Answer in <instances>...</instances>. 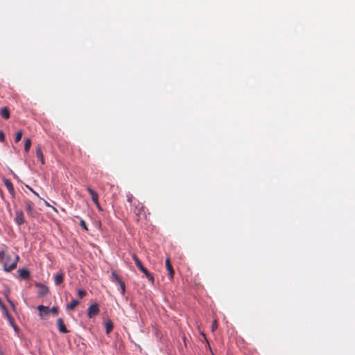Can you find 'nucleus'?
Here are the masks:
<instances>
[{
    "instance_id": "f257e3e1",
    "label": "nucleus",
    "mask_w": 355,
    "mask_h": 355,
    "mask_svg": "<svg viewBox=\"0 0 355 355\" xmlns=\"http://www.w3.org/2000/svg\"><path fill=\"white\" fill-rule=\"evenodd\" d=\"M5 254L6 250L0 251V262L3 264L4 271L7 272H11L17 268V263L19 260V257L16 255L10 265H8L7 261L4 260Z\"/></svg>"
},
{
    "instance_id": "f03ea898",
    "label": "nucleus",
    "mask_w": 355,
    "mask_h": 355,
    "mask_svg": "<svg viewBox=\"0 0 355 355\" xmlns=\"http://www.w3.org/2000/svg\"><path fill=\"white\" fill-rule=\"evenodd\" d=\"M130 210L136 215L137 221L146 216L145 207L139 200L134 201Z\"/></svg>"
},
{
    "instance_id": "7ed1b4c3",
    "label": "nucleus",
    "mask_w": 355,
    "mask_h": 355,
    "mask_svg": "<svg viewBox=\"0 0 355 355\" xmlns=\"http://www.w3.org/2000/svg\"><path fill=\"white\" fill-rule=\"evenodd\" d=\"M99 313V308L98 304H94L89 306L87 309V315L89 318H93Z\"/></svg>"
},
{
    "instance_id": "20e7f679",
    "label": "nucleus",
    "mask_w": 355,
    "mask_h": 355,
    "mask_svg": "<svg viewBox=\"0 0 355 355\" xmlns=\"http://www.w3.org/2000/svg\"><path fill=\"white\" fill-rule=\"evenodd\" d=\"M15 221L18 225H21L25 223L24 213L21 210L16 211V217L15 218Z\"/></svg>"
},
{
    "instance_id": "39448f33",
    "label": "nucleus",
    "mask_w": 355,
    "mask_h": 355,
    "mask_svg": "<svg viewBox=\"0 0 355 355\" xmlns=\"http://www.w3.org/2000/svg\"><path fill=\"white\" fill-rule=\"evenodd\" d=\"M3 183H4L5 186L6 187L7 189L8 190L9 193H10V195L14 197L15 195V191L14 186H13L12 183L11 182V181L8 179L4 178Z\"/></svg>"
},
{
    "instance_id": "423d86ee",
    "label": "nucleus",
    "mask_w": 355,
    "mask_h": 355,
    "mask_svg": "<svg viewBox=\"0 0 355 355\" xmlns=\"http://www.w3.org/2000/svg\"><path fill=\"white\" fill-rule=\"evenodd\" d=\"M87 191L91 196L92 200L94 202L96 205H98V193L93 190L90 187H87Z\"/></svg>"
},
{
    "instance_id": "0eeeda50",
    "label": "nucleus",
    "mask_w": 355,
    "mask_h": 355,
    "mask_svg": "<svg viewBox=\"0 0 355 355\" xmlns=\"http://www.w3.org/2000/svg\"><path fill=\"white\" fill-rule=\"evenodd\" d=\"M57 325H58V330L60 331V332L64 333V334L69 332V331L66 328L64 321L62 318H58L57 320Z\"/></svg>"
},
{
    "instance_id": "6e6552de",
    "label": "nucleus",
    "mask_w": 355,
    "mask_h": 355,
    "mask_svg": "<svg viewBox=\"0 0 355 355\" xmlns=\"http://www.w3.org/2000/svg\"><path fill=\"white\" fill-rule=\"evenodd\" d=\"M18 274L21 279H28L30 277V272L27 269H19Z\"/></svg>"
},
{
    "instance_id": "1a4fd4ad",
    "label": "nucleus",
    "mask_w": 355,
    "mask_h": 355,
    "mask_svg": "<svg viewBox=\"0 0 355 355\" xmlns=\"http://www.w3.org/2000/svg\"><path fill=\"white\" fill-rule=\"evenodd\" d=\"M37 310L40 312V317L43 318L44 316L46 315L49 313V309L48 306H45L43 305H40L37 306Z\"/></svg>"
},
{
    "instance_id": "9d476101",
    "label": "nucleus",
    "mask_w": 355,
    "mask_h": 355,
    "mask_svg": "<svg viewBox=\"0 0 355 355\" xmlns=\"http://www.w3.org/2000/svg\"><path fill=\"white\" fill-rule=\"evenodd\" d=\"M37 287H40V290L38 292L40 296H44L49 293V288L47 286L41 284H36Z\"/></svg>"
},
{
    "instance_id": "9b49d317",
    "label": "nucleus",
    "mask_w": 355,
    "mask_h": 355,
    "mask_svg": "<svg viewBox=\"0 0 355 355\" xmlns=\"http://www.w3.org/2000/svg\"><path fill=\"white\" fill-rule=\"evenodd\" d=\"M166 270L168 272V274L170 275V278L172 279L173 277V275H174V270H173V266H172V265L171 263V261H170L169 259H166Z\"/></svg>"
},
{
    "instance_id": "f8f14e48",
    "label": "nucleus",
    "mask_w": 355,
    "mask_h": 355,
    "mask_svg": "<svg viewBox=\"0 0 355 355\" xmlns=\"http://www.w3.org/2000/svg\"><path fill=\"white\" fill-rule=\"evenodd\" d=\"M36 156L40 159L41 164H44L45 162H44L43 153L42 150V148L40 146H37V148H36Z\"/></svg>"
},
{
    "instance_id": "ddd939ff",
    "label": "nucleus",
    "mask_w": 355,
    "mask_h": 355,
    "mask_svg": "<svg viewBox=\"0 0 355 355\" xmlns=\"http://www.w3.org/2000/svg\"><path fill=\"white\" fill-rule=\"evenodd\" d=\"M55 284L56 285H60L63 282L64 280V274L62 272L57 273L55 276Z\"/></svg>"
},
{
    "instance_id": "4468645a",
    "label": "nucleus",
    "mask_w": 355,
    "mask_h": 355,
    "mask_svg": "<svg viewBox=\"0 0 355 355\" xmlns=\"http://www.w3.org/2000/svg\"><path fill=\"white\" fill-rule=\"evenodd\" d=\"M1 115L5 119H8L10 118V110L7 107H3L1 110Z\"/></svg>"
},
{
    "instance_id": "2eb2a0df",
    "label": "nucleus",
    "mask_w": 355,
    "mask_h": 355,
    "mask_svg": "<svg viewBox=\"0 0 355 355\" xmlns=\"http://www.w3.org/2000/svg\"><path fill=\"white\" fill-rule=\"evenodd\" d=\"M79 302L76 300H72L71 302L67 305V309L69 310H73L78 305Z\"/></svg>"
},
{
    "instance_id": "dca6fc26",
    "label": "nucleus",
    "mask_w": 355,
    "mask_h": 355,
    "mask_svg": "<svg viewBox=\"0 0 355 355\" xmlns=\"http://www.w3.org/2000/svg\"><path fill=\"white\" fill-rule=\"evenodd\" d=\"M110 278L112 282L119 283L120 281H121V277L116 274V272L114 270L112 271Z\"/></svg>"
},
{
    "instance_id": "f3484780",
    "label": "nucleus",
    "mask_w": 355,
    "mask_h": 355,
    "mask_svg": "<svg viewBox=\"0 0 355 355\" xmlns=\"http://www.w3.org/2000/svg\"><path fill=\"white\" fill-rule=\"evenodd\" d=\"M113 324L112 322L109 320L105 322V329H106V334H109L113 329Z\"/></svg>"
},
{
    "instance_id": "a211bd4d",
    "label": "nucleus",
    "mask_w": 355,
    "mask_h": 355,
    "mask_svg": "<svg viewBox=\"0 0 355 355\" xmlns=\"http://www.w3.org/2000/svg\"><path fill=\"white\" fill-rule=\"evenodd\" d=\"M132 259L135 261V263L139 269L141 268L144 266L136 254H134L132 255Z\"/></svg>"
},
{
    "instance_id": "6ab92c4d",
    "label": "nucleus",
    "mask_w": 355,
    "mask_h": 355,
    "mask_svg": "<svg viewBox=\"0 0 355 355\" xmlns=\"http://www.w3.org/2000/svg\"><path fill=\"white\" fill-rule=\"evenodd\" d=\"M26 209L28 214H31L33 209V204L31 201L28 200L26 202Z\"/></svg>"
},
{
    "instance_id": "aec40b11",
    "label": "nucleus",
    "mask_w": 355,
    "mask_h": 355,
    "mask_svg": "<svg viewBox=\"0 0 355 355\" xmlns=\"http://www.w3.org/2000/svg\"><path fill=\"white\" fill-rule=\"evenodd\" d=\"M31 147V139H26L24 144V151L28 153Z\"/></svg>"
},
{
    "instance_id": "412c9836",
    "label": "nucleus",
    "mask_w": 355,
    "mask_h": 355,
    "mask_svg": "<svg viewBox=\"0 0 355 355\" xmlns=\"http://www.w3.org/2000/svg\"><path fill=\"white\" fill-rule=\"evenodd\" d=\"M126 198H127V201L130 204V207L132 206V205L133 204L135 200H137V199H135L134 198L132 194H131L130 193H127Z\"/></svg>"
},
{
    "instance_id": "4be33fe9",
    "label": "nucleus",
    "mask_w": 355,
    "mask_h": 355,
    "mask_svg": "<svg viewBox=\"0 0 355 355\" xmlns=\"http://www.w3.org/2000/svg\"><path fill=\"white\" fill-rule=\"evenodd\" d=\"M22 135H23V132L21 130L18 131L16 133L15 141L16 143H18L21 139Z\"/></svg>"
},
{
    "instance_id": "5701e85b",
    "label": "nucleus",
    "mask_w": 355,
    "mask_h": 355,
    "mask_svg": "<svg viewBox=\"0 0 355 355\" xmlns=\"http://www.w3.org/2000/svg\"><path fill=\"white\" fill-rule=\"evenodd\" d=\"M119 284L120 286V288L121 289V293L122 295H124L125 294V283L121 280L119 282Z\"/></svg>"
},
{
    "instance_id": "b1692460",
    "label": "nucleus",
    "mask_w": 355,
    "mask_h": 355,
    "mask_svg": "<svg viewBox=\"0 0 355 355\" xmlns=\"http://www.w3.org/2000/svg\"><path fill=\"white\" fill-rule=\"evenodd\" d=\"M86 294H87V293H86V291L85 290L79 289L78 291V295L81 299L83 298L84 297H85Z\"/></svg>"
},
{
    "instance_id": "393cba45",
    "label": "nucleus",
    "mask_w": 355,
    "mask_h": 355,
    "mask_svg": "<svg viewBox=\"0 0 355 355\" xmlns=\"http://www.w3.org/2000/svg\"><path fill=\"white\" fill-rule=\"evenodd\" d=\"M144 275H146V277H147V278H148V279H149L152 283H153V282H154V280H155L154 277H153V275L151 273H150V272H148V270H147V272H145V273H144Z\"/></svg>"
},
{
    "instance_id": "a878e982",
    "label": "nucleus",
    "mask_w": 355,
    "mask_h": 355,
    "mask_svg": "<svg viewBox=\"0 0 355 355\" xmlns=\"http://www.w3.org/2000/svg\"><path fill=\"white\" fill-rule=\"evenodd\" d=\"M6 319L9 321L10 324L14 327V329H16L17 327H16V325L15 324V321H14L13 318L10 315L8 318H6Z\"/></svg>"
},
{
    "instance_id": "bb28decb",
    "label": "nucleus",
    "mask_w": 355,
    "mask_h": 355,
    "mask_svg": "<svg viewBox=\"0 0 355 355\" xmlns=\"http://www.w3.org/2000/svg\"><path fill=\"white\" fill-rule=\"evenodd\" d=\"M80 227H81L83 230H86V231H87V230H88L87 227V225H86V223L85 222V220H80Z\"/></svg>"
},
{
    "instance_id": "cd10ccee",
    "label": "nucleus",
    "mask_w": 355,
    "mask_h": 355,
    "mask_svg": "<svg viewBox=\"0 0 355 355\" xmlns=\"http://www.w3.org/2000/svg\"><path fill=\"white\" fill-rule=\"evenodd\" d=\"M58 306H53L51 310H49V312L52 313L54 315L58 314Z\"/></svg>"
},
{
    "instance_id": "c85d7f7f",
    "label": "nucleus",
    "mask_w": 355,
    "mask_h": 355,
    "mask_svg": "<svg viewBox=\"0 0 355 355\" xmlns=\"http://www.w3.org/2000/svg\"><path fill=\"white\" fill-rule=\"evenodd\" d=\"M218 328V322L217 320L215 319L213 321L212 325H211V330L212 331H215Z\"/></svg>"
},
{
    "instance_id": "c756f323",
    "label": "nucleus",
    "mask_w": 355,
    "mask_h": 355,
    "mask_svg": "<svg viewBox=\"0 0 355 355\" xmlns=\"http://www.w3.org/2000/svg\"><path fill=\"white\" fill-rule=\"evenodd\" d=\"M4 260L7 261L8 265H10L9 263L11 261V257L8 254H5Z\"/></svg>"
},
{
    "instance_id": "7c9ffc66",
    "label": "nucleus",
    "mask_w": 355,
    "mask_h": 355,
    "mask_svg": "<svg viewBox=\"0 0 355 355\" xmlns=\"http://www.w3.org/2000/svg\"><path fill=\"white\" fill-rule=\"evenodd\" d=\"M3 315H5V317L6 318H8L9 316H10V314L8 313V310L6 308H5V309H3Z\"/></svg>"
},
{
    "instance_id": "2f4dec72",
    "label": "nucleus",
    "mask_w": 355,
    "mask_h": 355,
    "mask_svg": "<svg viewBox=\"0 0 355 355\" xmlns=\"http://www.w3.org/2000/svg\"><path fill=\"white\" fill-rule=\"evenodd\" d=\"M5 140V135L3 131L0 130V141L3 142Z\"/></svg>"
},
{
    "instance_id": "473e14b6",
    "label": "nucleus",
    "mask_w": 355,
    "mask_h": 355,
    "mask_svg": "<svg viewBox=\"0 0 355 355\" xmlns=\"http://www.w3.org/2000/svg\"><path fill=\"white\" fill-rule=\"evenodd\" d=\"M28 188V189L32 192L33 193L35 196H37V197H39V194L35 191L32 188L29 187H27Z\"/></svg>"
},
{
    "instance_id": "72a5a7b5",
    "label": "nucleus",
    "mask_w": 355,
    "mask_h": 355,
    "mask_svg": "<svg viewBox=\"0 0 355 355\" xmlns=\"http://www.w3.org/2000/svg\"><path fill=\"white\" fill-rule=\"evenodd\" d=\"M143 273L147 272V269L143 266L141 268L139 269Z\"/></svg>"
},
{
    "instance_id": "f704fd0d",
    "label": "nucleus",
    "mask_w": 355,
    "mask_h": 355,
    "mask_svg": "<svg viewBox=\"0 0 355 355\" xmlns=\"http://www.w3.org/2000/svg\"><path fill=\"white\" fill-rule=\"evenodd\" d=\"M97 207V208L99 209V210H101V207L100 205V203L98 202V205H96Z\"/></svg>"
},
{
    "instance_id": "c9c22d12",
    "label": "nucleus",
    "mask_w": 355,
    "mask_h": 355,
    "mask_svg": "<svg viewBox=\"0 0 355 355\" xmlns=\"http://www.w3.org/2000/svg\"><path fill=\"white\" fill-rule=\"evenodd\" d=\"M0 355H4L1 349H0Z\"/></svg>"
},
{
    "instance_id": "e433bc0d",
    "label": "nucleus",
    "mask_w": 355,
    "mask_h": 355,
    "mask_svg": "<svg viewBox=\"0 0 355 355\" xmlns=\"http://www.w3.org/2000/svg\"><path fill=\"white\" fill-rule=\"evenodd\" d=\"M9 302H10V303L11 304L12 306L14 308V307H15V306H14V304H13L12 302H10V301H9Z\"/></svg>"
},
{
    "instance_id": "4c0bfd02",
    "label": "nucleus",
    "mask_w": 355,
    "mask_h": 355,
    "mask_svg": "<svg viewBox=\"0 0 355 355\" xmlns=\"http://www.w3.org/2000/svg\"><path fill=\"white\" fill-rule=\"evenodd\" d=\"M46 205L47 206H50V205H49L47 202H46Z\"/></svg>"
}]
</instances>
